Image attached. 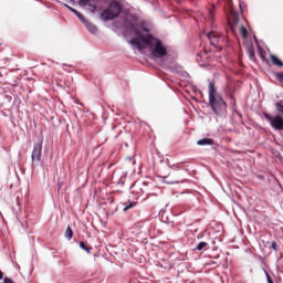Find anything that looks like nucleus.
<instances>
[{
    "instance_id": "nucleus-1",
    "label": "nucleus",
    "mask_w": 283,
    "mask_h": 283,
    "mask_svg": "<svg viewBox=\"0 0 283 283\" xmlns=\"http://www.w3.org/2000/svg\"><path fill=\"white\" fill-rule=\"evenodd\" d=\"M134 34L137 38L130 40V45H135L139 51L145 50V48H150L154 59H164L167 54V46L163 44V41L154 38L150 33L144 35L140 30H138V24H130Z\"/></svg>"
},
{
    "instance_id": "nucleus-2",
    "label": "nucleus",
    "mask_w": 283,
    "mask_h": 283,
    "mask_svg": "<svg viewBox=\"0 0 283 283\" xmlns=\"http://www.w3.org/2000/svg\"><path fill=\"white\" fill-rule=\"evenodd\" d=\"M208 92H209V105L212 112L217 116H222V114H227V102H224V98H222L221 95L216 90V83L213 82L209 83Z\"/></svg>"
},
{
    "instance_id": "nucleus-3",
    "label": "nucleus",
    "mask_w": 283,
    "mask_h": 283,
    "mask_svg": "<svg viewBox=\"0 0 283 283\" xmlns=\"http://www.w3.org/2000/svg\"><path fill=\"white\" fill-rule=\"evenodd\" d=\"M120 12H123V4L113 1L109 3L108 8L102 12V19H104V21H112V19L119 17Z\"/></svg>"
},
{
    "instance_id": "nucleus-4",
    "label": "nucleus",
    "mask_w": 283,
    "mask_h": 283,
    "mask_svg": "<svg viewBox=\"0 0 283 283\" xmlns=\"http://www.w3.org/2000/svg\"><path fill=\"white\" fill-rule=\"evenodd\" d=\"M264 117L269 120L271 127L276 132H283V117L282 115H271L269 113H264Z\"/></svg>"
},
{
    "instance_id": "nucleus-5",
    "label": "nucleus",
    "mask_w": 283,
    "mask_h": 283,
    "mask_svg": "<svg viewBox=\"0 0 283 283\" xmlns=\"http://www.w3.org/2000/svg\"><path fill=\"white\" fill-rule=\"evenodd\" d=\"M134 21L135 22H129L127 24V28H128V30H130V32H134V29H132V25H137V29L139 30V32H149V24L146 21H142L138 23L137 22L138 18H136V17H134Z\"/></svg>"
},
{
    "instance_id": "nucleus-6",
    "label": "nucleus",
    "mask_w": 283,
    "mask_h": 283,
    "mask_svg": "<svg viewBox=\"0 0 283 283\" xmlns=\"http://www.w3.org/2000/svg\"><path fill=\"white\" fill-rule=\"evenodd\" d=\"M43 151V142L34 144L31 155L32 163H41V154Z\"/></svg>"
},
{
    "instance_id": "nucleus-7",
    "label": "nucleus",
    "mask_w": 283,
    "mask_h": 283,
    "mask_svg": "<svg viewBox=\"0 0 283 283\" xmlns=\"http://www.w3.org/2000/svg\"><path fill=\"white\" fill-rule=\"evenodd\" d=\"M207 38L214 48H218L220 45V41H222V35L216 31L209 32Z\"/></svg>"
},
{
    "instance_id": "nucleus-8",
    "label": "nucleus",
    "mask_w": 283,
    "mask_h": 283,
    "mask_svg": "<svg viewBox=\"0 0 283 283\" xmlns=\"http://www.w3.org/2000/svg\"><path fill=\"white\" fill-rule=\"evenodd\" d=\"M147 188V186L144 182L140 181H135L132 187L130 190L133 193H135L136 196H140V193H145V189Z\"/></svg>"
},
{
    "instance_id": "nucleus-9",
    "label": "nucleus",
    "mask_w": 283,
    "mask_h": 283,
    "mask_svg": "<svg viewBox=\"0 0 283 283\" xmlns=\"http://www.w3.org/2000/svg\"><path fill=\"white\" fill-rule=\"evenodd\" d=\"M228 23L229 25H238V23H240V17L238 15V12L233 9L230 11Z\"/></svg>"
},
{
    "instance_id": "nucleus-10",
    "label": "nucleus",
    "mask_w": 283,
    "mask_h": 283,
    "mask_svg": "<svg viewBox=\"0 0 283 283\" xmlns=\"http://www.w3.org/2000/svg\"><path fill=\"white\" fill-rule=\"evenodd\" d=\"M83 23L86 25L87 30H90L92 34H96V32H98V29L96 28V25L88 22L87 20H84Z\"/></svg>"
},
{
    "instance_id": "nucleus-11",
    "label": "nucleus",
    "mask_w": 283,
    "mask_h": 283,
    "mask_svg": "<svg viewBox=\"0 0 283 283\" xmlns=\"http://www.w3.org/2000/svg\"><path fill=\"white\" fill-rule=\"evenodd\" d=\"M64 6H65V8H67V10L73 12V14H76L82 22L85 21V17H83V14H81V12H78L76 9H74V8H72V7H70L67 4H64Z\"/></svg>"
},
{
    "instance_id": "nucleus-12",
    "label": "nucleus",
    "mask_w": 283,
    "mask_h": 283,
    "mask_svg": "<svg viewBox=\"0 0 283 283\" xmlns=\"http://www.w3.org/2000/svg\"><path fill=\"white\" fill-rule=\"evenodd\" d=\"M197 145L199 146H207V145H213V139L211 138H202L197 142Z\"/></svg>"
},
{
    "instance_id": "nucleus-13",
    "label": "nucleus",
    "mask_w": 283,
    "mask_h": 283,
    "mask_svg": "<svg viewBox=\"0 0 283 283\" xmlns=\"http://www.w3.org/2000/svg\"><path fill=\"white\" fill-rule=\"evenodd\" d=\"M270 59L273 65H276L277 67H283V63L275 55H271Z\"/></svg>"
},
{
    "instance_id": "nucleus-14",
    "label": "nucleus",
    "mask_w": 283,
    "mask_h": 283,
    "mask_svg": "<svg viewBox=\"0 0 283 283\" xmlns=\"http://www.w3.org/2000/svg\"><path fill=\"white\" fill-rule=\"evenodd\" d=\"M187 163H189V161L177 163V164L170 166V169H172L174 171H179V169H182V165H185Z\"/></svg>"
},
{
    "instance_id": "nucleus-15",
    "label": "nucleus",
    "mask_w": 283,
    "mask_h": 283,
    "mask_svg": "<svg viewBox=\"0 0 283 283\" xmlns=\"http://www.w3.org/2000/svg\"><path fill=\"white\" fill-rule=\"evenodd\" d=\"M65 238L69 240H72L74 232L72 231V227L67 226L66 231H65Z\"/></svg>"
},
{
    "instance_id": "nucleus-16",
    "label": "nucleus",
    "mask_w": 283,
    "mask_h": 283,
    "mask_svg": "<svg viewBox=\"0 0 283 283\" xmlns=\"http://www.w3.org/2000/svg\"><path fill=\"white\" fill-rule=\"evenodd\" d=\"M240 34L243 39H247V36H249V31L247 30V27L244 25L240 27Z\"/></svg>"
},
{
    "instance_id": "nucleus-17",
    "label": "nucleus",
    "mask_w": 283,
    "mask_h": 283,
    "mask_svg": "<svg viewBox=\"0 0 283 283\" xmlns=\"http://www.w3.org/2000/svg\"><path fill=\"white\" fill-rule=\"evenodd\" d=\"M207 247H209V243L202 241V242H199V243L197 244V247H196L195 250H196V251H202V249H205V248H207Z\"/></svg>"
},
{
    "instance_id": "nucleus-18",
    "label": "nucleus",
    "mask_w": 283,
    "mask_h": 283,
    "mask_svg": "<svg viewBox=\"0 0 283 283\" xmlns=\"http://www.w3.org/2000/svg\"><path fill=\"white\" fill-rule=\"evenodd\" d=\"M80 249L86 251V253H90V251H92V248L87 247V244L83 241L80 242Z\"/></svg>"
},
{
    "instance_id": "nucleus-19",
    "label": "nucleus",
    "mask_w": 283,
    "mask_h": 283,
    "mask_svg": "<svg viewBox=\"0 0 283 283\" xmlns=\"http://www.w3.org/2000/svg\"><path fill=\"white\" fill-rule=\"evenodd\" d=\"M136 207V202L129 201L128 203H124V211H129V209H133Z\"/></svg>"
},
{
    "instance_id": "nucleus-20",
    "label": "nucleus",
    "mask_w": 283,
    "mask_h": 283,
    "mask_svg": "<svg viewBox=\"0 0 283 283\" xmlns=\"http://www.w3.org/2000/svg\"><path fill=\"white\" fill-rule=\"evenodd\" d=\"M248 54L250 56V59L253 61V59H255V51L253 49H249L248 50Z\"/></svg>"
},
{
    "instance_id": "nucleus-21",
    "label": "nucleus",
    "mask_w": 283,
    "mask_h": 283,
    "mask_svg": "<svg viewBox=\"0 0 283 283\" xmlns=\"http://www.w3.org/2000/svg\"><path fill=\"white\" fill-rule=\"evenodd\" d=\"M275 76H276L277 81H280V83H283V73L282 72L275 73Z\"/></svg>"
},
{
    "instance_id": "nucleus-22",
    "label": "nucleus",
    "mask_w": 283,
    "mask_h": 283,
    "mask_svg": "<svg viewBox=\"0 0 283 283\" xmlns=\"http://www.w3.org/2000/svg\"><path fill=\"white\" fill-rule=\"evenodd\" d=\"M259 56L261 60L266 61V54L263 51H259Z\"/></svg>"
},
{
    "instance_id": "nucleus-23",
    "label": "nucleus",
    "mask_w": 283,
    "mask_h": 283,
    "mask_svg": "<svg viewBox=\"0 0 283 283\" xmlns=\"http://www.w3.org/2000/svg\"><path fill=\"white\" fill-rule=\"evenodd\" d=\"M265 273V277L268 280V283H273V279H271V274H269V272L264 271Z\"/></svg>"
},
{
    "instance_id": "nucleus-24",
    "label": "nucleus",
    "mask_w": 283,
    "mask_h": 283,
    "mask_svg": "<svg viewBox=\"0 0 283 283\" xmlns=\"http://www.w3.org/2000/svg\"><path fill=\"white\" fill-rule=\"evenodd\" d=\"M271 249H273V251H277V242L273 241Z\"/></svg>"
},
{
    "instance_id": "nucleus-25",
    "label": "nucleus",
    "mask_w": 283,
    "mask_h": 283,
    "mask_svg": "<svg viewBox=\"0 0 283 283\" xmlns=\"http://www.w3.org/2000/svg\"><path fill=\"white\" fill-rule=\"evenodd\" d=\"M3 283H14V281H12V280H11V279H9V277H4Z\"/></svg>"
},
{
    "instance_id": "nucleus-26",
    "label": "nucleus",
    "mask_w": 283,
    "mask_h": 283,
    "mask_svg": "<svg viewBox=\"0 0 283 283\" xmlns=\"http://www.w3.org/2000/svg\"><path fill=\"white\" fill-rule=\"evenodd\" d=\"M90 1L92 0H81V3H84V6H86V3H90Z\"/></svg>"
},
{
    "instance_id": "nucleus-27",
    "label": "nucleus",
    "mask_w": 283,
    "mask_h": 283,
    "mask_svg": "<svg viewBox=\"0 0 283 283\" xmlns=\"http://www.w3.org/2000/svg\"><path fill=\"white\" fill-rule=\"evenodd\" d=\"M178 181H169L168 185H176Z\"/></svg>"
},
{
    "instance_id": "nucleus-28",
    "label": "nucleus",
    "mask_w": 283,
    "mask_h": 283,
    "mask_svg": "<svg viewBox=\"0 0 283 283\" xmlns=\"http://www.w3.org/2000/svg\"><path fill=\"white\" fill-rule=\"evenodd\" d=\"M0 280H3V272L0 270Z\"/></svg>"
},
{
    "instance_id": "nucleus-29",
    "label": "nucleus",
    "mask_w": 283,
    "mask_h": 283,
    "mask_svg": "<svg viewBox=\"0 0 283 283\" xmlns=\"http://www.w3.org/2000/svg\"><path fill=\"white\" fill-rule=\"evenodd\" d=\"M91 8H92V12H94V10H96L95 6H91Z\"/></svg>"
}]
</instances>
